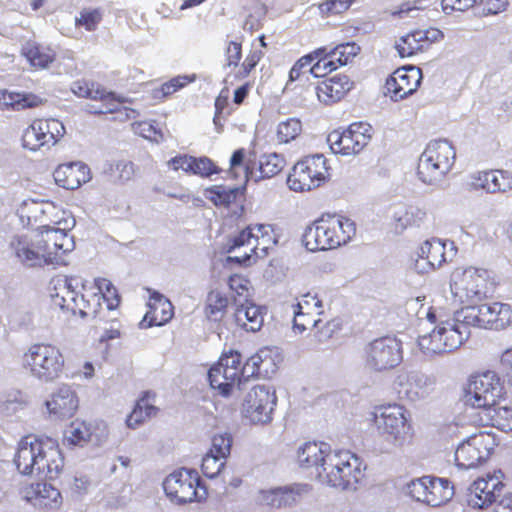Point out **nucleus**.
<instances>
[{
    "label": "nucleus",
    "instance_id": "6ab92c4d",
    "mask_svg": "<svg viewBox=\"0 0 512 512\" xmlns=\"http://www.w3.org/2000/svg\"><path fill=\"white\" fill-rule=\"evenodd\" d=\"M64 124L54 118L36 119L23 132L22 146L32 152L55 146L65 135Z\"/></svg>",
    "mask_w": 512,
    "mask_h": 512
},
{
    "label": "nucleus",
    "instance_id": "13d9d810",
    "mask_svg": "<svg viewBox=\"0 0 512 512\" xmlns=\"http://www.w3.org/2000/svg\"><path fill=\"white\" fill-rule=\"evenodd\" d=\"M102 20V11L99 8H84L80 11L79 16L75 18L76 26H83L88 31L96 29Z\"/></svg>",
    "mask_w": 512,
    "mask_h": 512
},
{
    "label": "nucleus",
    "instance_id": "c9c22d12",
    "mask_svg": "<svg viewBox=\"0 0 512 512\" xmlns=\"http://www.w3.org/2000/svg\"><path fill=\"white\" fill-rule=\"evenodd\" d=\"M50 415L57 419L71 417L78 408V398L72 388L61 385L45 403Z\"/></svg>",
    "mask_w": 512,
    "mask_h": 512
},
{
    "label": "nucleus",
    "instance_id": "a19ab883",
    "mask_svg": "<svg viewBox=\"0 0 512 512\" xmlns=\"http://www.w3.org/2000/svg\"><path fill=\"white\" fill-rule=\"evenodd\" d=\"M427 505L438 507L452 499L454 487L444 478L428 476Z\"/></svg>",
    "mask_w": 512,
    "mask_h": 512
},
{
    "label": "nucleus",
    "instance_id": "c03bdc74",
    "mask_svg": "<svg viewBox=\"0 0 512 512\" xmlns=\"http://www.w3.org/2000/svg\"><path fill=\"white\" fill-rule=\"evenodd\" d=\"M486 424L496 427L497 429L509 432L512 431V408L507 405H493L482 411Z\"/></svg>",
    "mask_w": 512,
    "mask_h": 512
},
{
    "label": "nucleus",
    "instance_id": "72a5a7b5",
    "mask_svg": "<svg viewBox=\"0 0 512 512\" xmlns=\"http://www.w3.org/2000/svg\"><path fill=\"white\" fill-rule=\"evenodd\" d=\"M55 183L64 189H77L91 179L89 167L83 162L60 164L54 171Z\"/></svg>",
    "mask_w": 512,
    "mask_h": 512
},
{
    "label": "nucleus",
    "instance_id": "052dcab7",
    "mask_svg": "<svg viewBox=\"0 0 512 512\" xmlns=\"http://www.w3.org/2000/svg\"><path fill=\"white\" fill-rule=\"evenodd\" d=\"M226 458L207 452L202 459V472L208 478L216 477L224 468Z\"/></svg>",
    "mask_w": 512,
    "mask_h": 512
},
{
    "label": "nucleus",
    "instance_id": "79ce46f5",
    "mask_svg": "<svg viewBox=\"0 0 512 512\" xmlns=\"http://www.w3.org/2000/svg\"><path fill=\"white\" fill-rule=\"evenodd\" d=\"M42 98L32 93H17L7 90L0 91V109L5 110L12 108L21 110L26 108H34L41 105Z\"/></svg>",
    "mask_w": 512,
    "mask_h": 512
},
{
    "label": "nucleus",
    "instance_id": "9d476101",
    "mask_svg": "<svg viewBox=\"0 0 512 512\" xmlns=\"http://www.w3.org/2000/svg\"><path fill=\"white\" fill-rule=\"evenodd\" d=\"M490 275L485 269L459 267L450 276V291L460 304L479 301L488 293Z\"/></svg>",
    "mask_w": 512,
    "mask_h": 512
},
{
    "label": "nucleus",
    "instance_id": "f03ea898",
    "mask_svg": "<svg viewBox=\"0 0 512 512\" xmlns=\"http://www.w3.org/2000/svg\"><path fill=\"white\" fill-rule=\"evenodd\" d=\"M75 242L66 227L31 230L16 235L10 242L15 259L26 267L66 266Z\"/></svg>",
    "mask_w": 512,
    "mask_h": 512
},
{
    "label": "nucleus",
    "instance_id": "f8f14e48",
    "mask_svg": "<svg viewBox=\"0 0 512 512\" xmlns=\"http://www.w3.org/2000/svg\"><path fill=\"white\" fill-rule=\"evenodd\" d=\"M163 488L171 502L186 504L200 502L207 498V490L200 483V477L195 470L179 469L169 474Z\"/></svg>",
    "mask_w": 512,
    "mask_h": 512
},
{
    "label": "nucleus",
    "instance_id": "c85d7f7f",
    "mask_svg": "<svg viewBox=\"0 0 512 512\" xmlns=\"http://www.w3.org/2000/svg\"><path fill=\"white\" fill-rule=\"evenodd\" d=\"M64 465V456L58 443L50 438L43 439L36 477L57 479L63 472Z\"/></svg>",
    "mask_w": 512,
    "mask_h": 512
},
{
    "label": "nucleus",
    "instance_id": "09e8293b",
    "mask_svg": "<svg viewBox=\"0 0 512 512\" xmlns=\"http://www.w3.org/2000/svg\"><path fill=\"white\" fill-rule=\"evenodd\" d=\"M421 37L422 34L419 30H415L400 37L395 43V48L399 55L402 58L411 57L419 51H422L425 48V45Z\"/></svg>",
    "mask_w": 512,
    "mask_h": 512
},
{
    "label": "nucleus",
    "instance_id": "a18cd8bd",
    "mask_svg": "<svg viewBox=\"0 0 512 512\" xmlns=\"http://www.w3.org/2000/svg\"><path fill=\"white\" fill-rule=\"evenodd\" d=\"M331 52L327 47H321L309 54L311 67L310 73L314 77H323L338 68L334 59L330 58Z\"/></svg>",
    "mask_w": 512,
    "mask_h": 512
},
{
    "label": "nucleus",
    "instance_id": "338daca9",
    "mask_svg": "<svg viewBox=\"0 0 512 512\" xmlns=\"http://www.w3.org/2000/svg\"><path fill=\"white\" fill-rule=\"evenodd\" d=\"M257 500L262 505L282 508V487L261 489L258 492Z\"/></svg>",
    "mask_w": 512,
    "mask_h": 512
},
{
    "label": "nucleus",
    "instance_id": "2eb2a0df",
    "mask_svg": "<svg viewBox=\"0 0 512 512\" xmlns=\"http://www.w3.org/2000/svg\"><path fill=\"white\" fill-rule=\"evenodd\" d=\"M373 128L365 122L352 123L346 130H334L329 133L327 142L334 154L354 156L368 145Z\"/></svg>",
    "mask_w": 512,
    "mask_h": 512
},
{
    "label": "nucleus",
    "instance_id": "1a4fd4ad",
    "mask_svg": "<svg viewBox=\"0 0 512 512\" xmlns=\"http://www.w3.org/2000/svg\"><path fill=\"white\" fill-rule=\"evenodd\" d=\"M249 373L247 363L243 364L242 356L238 351L230 350L221 355L208 373L210 385L220 395L229 397L239 389L243 377Z\"/></svg>",
    "mask_w": 512,
    "mask_h": 512
},
{
    "label": "nucleus",
    "instance_id": "dca6fc26",
    "mask_svg": "<svg viewBox=\"0 0 512 512\" xmlns=\"http://www.w3.org/2000/svg\"><path fill=\"white\" fill-rule=\"evenodd\" d=\"M109 436L110 429L105 421L75 419L65 429L63 443L68 447H101L108 442Z\"/></svg>",
    "mask_w": 512,
    "mask_h": 512
},
{
    "label": "nucleus",
    "instance_id": "e433bc0d",
    "mask_svg": "<svg viewBox=\"0 0 512 512\" xmlns=\"http://www.w3.org/2000/svg\"><path fill=\"white\" fill-rule=\"evenodd\" d=\"M353 82L344 74H337L320 82L315 87L318 100L326 105L340 101L351 89Z\"/></svg>",
    "mask_w": 512,
    "mask_h": 512
},
{
    "label": "nucleus",
    "instance_id": "774afa93",
    "mask_svg": "<svg viewBox=\"0 0 512 512\" xmlns=\"http://www.w3.org/2000/svg\"><path fill=\"white\" fill-rule=\"evenodd\" d=\"M195 77H189V76H177L170 81L164 83L161 86V89L159 91H156L157 93H161L163 97L168 96L176 92L178 89L183 88L188 83L194 81Z\"/></svg>",
    "mask_w": 512,
    "mask_h": 512
},
{
    "label": "nucleus",
    "instance_id": "603ef678",
    "mask_svg": "<svg viewBox=\"0 0 512 512\" xmlns=\"http://www.w3.org/2000/svg\"><path fill=\"white\" fill-rule=\"evenodd\" d=\"M236 190L226 188L224 186L218 185L207 188L204 191V196L208 200H210L214 205H228L236 198Z\"/></svg>",
    "mask_w": 512,
    "mask_h": 512
},
{
    "label": "nucleus",
    "instance_id": "7ed1b4c3",
    "mask_svg": "<svg viewBox=\"0 0 512 512\" xmlns=\"http://www.w3.org/2000/svg\"><path fill=\"white\" fill-rule=\"evenodd\" d=\"M355 223L342 215L327 214L306 227L302 242L309 251H323L347 244L355 235Z\"/></svg>",
    "mask_w": 512,
    "mask_h": 512
},
{
    "label": "nucleus",
    "instance_id": "680f3d73",
    "mask_svg": "<svg viewBox=\"0 0 512 512\" xmlns=\"http://www.w3.org/2000/svg\"><path fill=\"white\" fill-rule=\"evenodd\" d=\"M294 311H303L306 314H323L322 301L316 296L310 293L303 295L293 306Z\"/></svg>",
    "mask_w": 512,
    "mask_h": 512
},
{
    "label": "nucleus",
    "instance_id": "4d7b16f0",
    "mask_svg": "<svg viewBox=\"0 0 512 512\" xmlns=\"http://www.w3.org/2000/svg\"><path fill=\"white\" fill-rule=\"evenodd\" d=\"M340 329V324L338 320L332 319L328 321H323L320 318L319 325L313 326L311 331L313 333V337L319 343H323L328 341L332 336Z\"/></svg>",
    "mask_w": 512,
    "mask_h": 512
},
{
    "label": "nucleus",
    "instance_id": "6e6d98bb",
    "mask_svg": "<svg viewBox=\"0 0 512 512\" xmlns=\"http://www.w3.org/2000/svg\"><path fill=\"white\" fill-rule=\"evenodd\" d=\"M293 332L295 334H302L306 330L311 329L313 326L319 325L321 314H306L303 311L293 310Z\"/></svg>",
    "mask_w": 512,
    "mask_h": 512
},
{
    "label": "nucleus",
    "instance_id": "a211bd4d",
    "mask_svg": "<svg viewBox=\"0 0 512 512\" xmlns=\"http://www.w3.org/2000/svg\"><path fill=\"white\" fill-rule=\"evenodd\" d=\"M276 403L277 396L272 387L256 385L245 395L241 413L253 424H267L272 420Z\"/></svg>",
    "mask_w": 512,
    "mask_h": 512
},
{
    "label": "nucleus",
    "instance_id": "de8ad7c7",
    "mask_svg": "<svg viewBox=\"0 0 512 512\" xmlns=\"http://www.w3.org/2000/svg\"><path fill=\"white\" fill-rule=\"evenodd\" d=\"M418 346L426 355L447 353L446 345L443 344L439 322L430 333L424 334L418 338Z\"/></svg>",
    "mask_w": 512,
    "mask_h": 512
},
{
    "label": "nucleus",
    "instance_id": "58836bf2",
    "mask_svg": "<svg viewBox=\"0 0 512 512\" xmlns=\"http://www.w3.org/2000/svg\"><path fill=\"white\" fill-rule=\"evenodd\" d=\"M234 319L236 324L248 332H256L264 323V309L245 299L240 302L235 299Z\"/></svg>",
    "mask_w": 512,
    "mask_h": 512
},
{
    "label": "nucleus",
    "instance_id": "aec40b11",
    "mask_svg": "<svg viewBox=\"0 0 512 512\" xmlns=\"http://www.w3.org/2000/svg\"><path fill=\"white\" fill-rule=\"evenodd\" d=\"M71 91L78 97L101 100L103 107L95 112L116 113L119 120L134 119L138 115L136 110L123 105L126 102L124 97H116L114 93L106 92L102 87L94 83L89 84L85 81H76L72 84Z\"/></svg>",
    "mask_w": 512,
    "mask_h": 512
},
{
    "label": "nucleus",
    "instance_id": "f257e3e1",
    "mask_svg": "<svg viewBox=\"0 0 512 512\" xmlns=\"http://www.w3.org/2000/svg\"><path fill=\"white\" fill-rule=\"evenodd\" d=\"M297 462L313 469L319 481L340 490L355 491L365 477L362 460L348 450H332L325 442H306L297 450Z\"/></svg>",
    "mask_w": 512,
    "mask_h": 512
},
{
    "label": "nucleus",
    "instance_id": "37998d69",
    "mask_svg": "<svg viewBox=\"0 0 512 512\" xmlns=\"http://www.w3.org/2000/svg\"><path fill=\"white\" fill-rule=\"evenodd\" d=\"M154 394L146 392L138 400L132 412L127 416L126 424L129 428L135 429L147 419L157 414V407L153 404Z\"/></svg>",
    "mask_w": 512,
    "mask_h": 512
},
{
    "label": "nucleus",
    "instance_id": "69168bd1",
    "mask_svg": "<svg viewBox=\"0 0 512 512\" xmlns=\"http://www.w3.org/2000/svg\"><path fill=\"white\" fill-rule=\"evenodd\" d=\"M428 476L411 480L406 486V492L416 501L427 504Z\"/></svg>",
    "mask_w": 512,
    "mask_h": 512
},
{
    "label": "nucleus",
    "instance_id": "ea45409f",
    "mask_svg": "<svg viewBox=\"0 0 512 512\" xmlns=\"http://www.w3.org/2000/svg\"><path fill=\"white\" fill-rule=\"evenodd\" d=\"M392 217L396 231H404L408 227L420 226L426 219V211L418 206L397 205L393 208Z\"/></svg>",
    "mask_w": 512,
    "mask_h": 512
},
{
    "label": "nucleus",
    "instance_id": "473e14b6",
    "mask_svg": "<svg viewBox=\"0 0 512 512\" xmlns=\"http://www.w3.org/2000/svg\"><path fill=\"white\" fill-rule=\"evenodd\" d=\"M286 166L285 158L278 153H267L260 156L257 162L249 161L245 166V182H258L262 179L278 175Z\"/></svg>",
    "mask_w": 512,
    "mask_h": 512
},
{
    "label": "nucleus",
    "instance_id": "20e7f679",
    "mask_svg": "<svg viewBox=\"0 0 512 512\" xmlns=\"http://www.w3.org/2000/svg\"><path fill=\"white\" fill-rule=\"evenodd\" d=\"M278 237L273 225H249L231 240L228 260L249 266L258 258L265 257L268 250L277 244Z\"/></svg>",
    "mask_w": 512,
    "mask_h": 512
},
{
    "label": "nucleus",
    "instance_id": "39448f33",
    "mask_svg": "<svg viewBox=\"0 0 512 512\" xmlns=\"http://www.w3.org/2000/svg\"><path fill=\"white\" fill-rule=\"evenodd\" d=\"M21 365L32 378L48 384L62 377L66 359L59 346L49 342H38L24 351Z\"/></svg>",
    "mask_w": 512,
    "mask_h": 512
},
{
    "label": "nucleus",
    "instance_id": "423d86ee",
    "mask_svg": "<svg viewBox=\"0 0 512 512\" xmlns=\"http://www.w3.org/2000/svg\"><path fill=\"white\" fill-rule=\"evenodd\" d=\"M373 422L378 435L392 449L402 447L413 434L411 413L399 403L375 407Z\"/></svg>",
    "mask_w": 512,
    "mask_h": 512
},
{
    "label": "nucleus",
    "instance_id": "4468645a",
    "mask_svg": "<svg viewBox=\"0 0 512 512\" xmlns=\"http://www.w3.org/2000/svg\"><path fill=\"white\" fill-rule=\"evenodd\" d=\"M497 440L494 433L480 431L462 441L455 450V463L462 469L476 468L492 455Z\"/></svg>",
    "mask_w": 512,
    "mask_h": 512
},
{
    "label": "nucleus",
    "instance_id": "4be33fe9",
    "mask_svg": "<svg viewBox=\"0 0 512 512\" xmlns=\"http://www.w3.org/2000/svg\"><path fill=\"white\" fill-rule=\"evenodd\" d=\"M456 247L451 241L431 238L420 244L415 260V269L419 273H429L441 268L456 255Z\"/></svg>",
    "mask_w": 512,
    "mask_h": 512
},
{
    "label": "nucleus",
    "instance_id": "393cba45",
    "mask_svg": "<svg viewBox=\"0 0 512 512\" xmlns=\"http://www.w3.org/2000/svg\"><path fill=\"white\" fill-rule=\"evenodd\" d=\"M422 80L420 68L409 66L395 70L385 83V95L392 101H401L416 92Z\"/></svg>",
    "mask_w": 512,
    "mask_h": 512
},
{
    "label": "nucleus",
    "instance_id": "a878e982",
    "mask_svg": "<svg viewBox=\"0 0 512 512\" xmlns=\"http://www.w3.org/2000/svg\"><path fill=\"white\" fill-rule=\"evenodd\" d=\"M503 478L504 475L500 470L477 478L469 488V504L480 509L492 504L502 492Z\"/></svg>",
    "mask_w": 512,
    "mask_h": 512
},
{
    "label": "nucleus",
    "instance_id": "7c9ffc66",
    "mask_svg": "<svg viewBox=\"0 0 512 512\" xmlns=\"http://www.w3.org/2000/svg\"><path fill=\"white\" fill-rule=\"evenodd\" d=\"M19 495L37 508H57L62 500L59 490L45 482L23 485L19 489Z\"/></svg>",
    "mask_w": 512,
    "mask_h": 512
},
{
    "label": "nucleus",
    "instance_id": "e2e57ef3",
    "mask_svg": "<svg viewBox=\"0 0 512 512\" xmlns=\"http://www.w3.org/2000/svg\"><path fill=\"white\" fill-rule=\"evenodd\" d=\"M132 130L135 134L153 142H160L163 140L162 132L157 129L152 122H135L132 124Z\"/></svg>",
    "mask_w": 512,
    "mask_h": 512
},
{
    "label": "nucleus",
    "instance_id": "cd10ccee",
    "mask_svg": "<svg viewBox=\"0 0 512 512\" xmlns=\"http://www.w3.org/2000/svg\"><path fill=\"white\" fill-rule=\"evenodd\" d=\"M43 438L26 436L18 444L14 456L17 470L23 475L37 476Z\"/></svg>",
    "mask_w": 512,
    "mask_h": 512
},
{
    "label": "nucleus",
    "instance_id": "f704fd0d",
    "mask_svg": "<svg viewBox=\"0 0 512 512\" xmlns=\"http://www.w3.org/2000/svg\"><path fill=\"white\" fill-rule=\"evenodd\" d=\"M149 291V301L141 325L143 327L162 326L169 322L174 315L172 303L157 291Z\"/></svg>",
    "mask_w": 512,
    "mask_h": 512
},
{
    "label": "nucleus",
    "instance_id": "f3484780",
    "mask_svg": "<svg viewBox=\"0 0 512 512\" xmlns=\"http://www.w3.org/2000/svg\"><path fill=\"white\" fill-rule=\"evenodd\" d=\"M22 218H27L29 224H39L36 230H46L66 227V232L74 220L65 217L66 212L51 201L27 200L20 209Z\"/></svg>",
    "mask_w": 512,
    "mask_h": 512
},
{
    "label": "nucleus",
    "instance_id": "412c9836",
    "mask_svg": "<svg viewBox=\"0 0 512 512\" xmlns=\"http://www.w3.org/2000/svg\"><path fill=\"white\" fill-rule=\"evenodd\" d=\"M51 297L55 305L62 309H67L73 313H79L82 317L90 316L88 311L85 292L78 294L76 289L83 285L78 277H68L64 275L56 276L51 281Z\"/></svg>",
    "mask_w": 512,
    "mask_h": 512
},
{
    "label": "nucleus",
    "instance_id": "2f4dec72",
    "mask_svg": "<svg viewBox=\"0 0 512 512\" xmlns=\"http://www.w3.org/2000/svg\"><path fill=\"white\" fill-rule=\"evenodd\" d=\"M469 187L487 193L506 192L512 189V174L505 170L478 171L470 175Z\"/></svg>",
    "mask_w": 512,
    "mask_h": 512
},
{
    "label": "nucleus",
    "instance_id": "3c124183",
    "mask_svg": "<svg viewBox=\"0 0 512 512\" xmlns=\"http://www.w3.org/2000/svg\"><path fill=\"white\" fill-rule=\"evenodd\" d=\"M302 133V123L297 118H289L277 125L276 137L279 143H289Z\"/></svg>",
    "mask_w": 512,
    "mask_h": 512
},
{
    "label": "nucleus",
    "instance_id": "9b49d317",
    "mask_svg": "<svg viewBox=\"0 0 512 512\" xmlns=\"http://www.w3.org/2000/svg\"><path fill=\"white\" fill-rule=\"evenodd\" d=\"M505 387L501 376L491 370L473 375L466 389V402L483 411L504 400Z\"/></svg>",
    "mask_w": 512,
    "mask_h": 512
},
{
    "label": "nucleus",
    "instance_id": "864d4df0",
    "mask_svg": "<svg viewBox=\"0 0 512 512\" xmlns=\"http://www.w3.org/2000/svg\"><path fill=\"white\" fill-rule=\"evenodd\" d=\"M310 492L306 484H294L282 487V507H291L299 503Z\"/></svg>",
    "mask_w": 512,
    "mask_h": 512
},
{
    "label": "nucleus",
    "instance_id": "5701e85b",
    "mask_svg": "<svg viewBox=\"0 0 512 512\" xmlns=\"http://www.w3.org/2000/svg\"><path fill=\"white\" fill-rule=\"evenodd\" d=\"M366 365L383 371L399 365L403 359L402 344L395 337H381L366 346Z\"/></svg>",
    "mask_w": 512,
    "mask_h": 512
},
{
    "label": "nucleus",
    "instance_id": "49530a36",
    "mask_svg": "<svg viewBox=\"0 0 512 512\" xmlns=\"http://www.w3.org/2000/svg\"><path fill=\"white\" fill-rule=\"evenodd\" d=\"M23 55L37 69L47 68L55 59V53L50 47L36 43H27L23 47Z\"/></svg>",
    "mask_w": 512,
    "mask_h": 512
},
{
    "label": "nucleus",
    "instance_id": "8fccbe9b",
    "mask_svg": "<svg viewBox=\"0 0 512 512\" xmlns=\"http://www.w3.org/2000/svg\"><path fill=\"white\" fill-rule=\"evenodd\" d=\"M228 298L218 290L211 291L206 300L205 312L209 319L219 321L223 318L228 306Z\"/></svg>",
    "mask_w": 512,
    "mask_h": 512
},
{
    "label": "nucleus",
    "instance_id": "0e129e2a",
    "mask_svg": "<svg viewBox=\"0 0 512 512\" xmlns=\"http://www.w3.org/2000/svg\"><path fill=\"white\" fill-rule=\"evenodd\" d=\"M232 438L228 433H218L212 438L211 448L208 452L226 458L231 451Z\"/></svg>",
    "mask_w": 512,
    "mask_h": 512
},
{
    "label": "nucleus",
    "instance_id": "4c0bfd02",
    "mask_svg": "<svg viewBox=\"0 0 512 512\" xmlns=\"http://www.w3.org/2000/svg\"><path fill=\"white\" fill-rule=\"evenodd\" d=\"M281 362L282 355L278 348L264 347L246 362L249 370L247 377L254 374L270 377L276 373Z\"/></svg>",
    "mask_w": 512,
    "mask_h": 512
},
{
    "label": "nucleus",
    "instance_id": "bf43d9fd",
    "mask_svg": "<svg viewBox=\"0 0 512 512\" xmlns=\"http://www.w3.org/2000/svg\"><path fill=\"white\" fill-rule=\"evenodd\" d=\"M189 162V173L198 175L200 177H208L214 173H217V167L215 164L207 157L195 158L190 156Z\"/></svg>",
    "mask_w": 512,
    "mask_h": 512
},
{
    "label": "nucleus",
    "instance_id": "bb28decb",
    "mask_svg": "<svg viewBox=\"0 0 512 512\" xmlns=\"http://www.w3.org/2000/svg\"><path fill=\"white\" fill-rule=\"evenodd\" d=\"M426 318L431 323L439 321L443 344L446 345V352L456 350L469 337V326L463 320L458 319V311L451 319L439 320L436 310L429 308L426 312Z\"/></svg>",
    "mask_w": 512,
    "mask_h": 512
},
{
    "label": "nucleus",
    "instance_id": "6e6552de",
    "mask_svg": "<svg viewBox=\"0 0 512 512\" xmlns=\"http://www.w3.org/2000/svg\"><path fill=\"white\" fill-rule=\"evenodd\" d=\"M330 178L328 161L322 154L297 161L287 177V185L295 192H308L324 185Z\"/></svg>",
    "mask_w": 512,
    "mask_h": 512
},
{
    "label": "nucleus",
    "instance_id": "5fc2aeb1",
    "mask_svg": "<svg viewBox=\"0 0 512 512\" xmlns=\"http://www.w3.org/2000/svg\"><path fill=\"white\" fill-rule=\"evenodd\" d=\"M329 50L332 54L330 58L334 59L339 67L351 61L359 53L360 48L355 43H345Z\"/></svg>",
    "mask_w": 512,
    "mask_h": 512
},
{
    "label": "nucleus",
    "instance_id": "0eeeda50",
    "mask_svg": "<svg viewBox=\"0 0 512 512\" xmlns=\"http://www.w3.org/2000/svg\"><path fill=\"white\" fill-rule=\"evenodd\" d=\"M455 160L456 151L449 141H431L418 159L417 177L426 185L437 186L452 170Z\"/></svg>",
    "mask_w": 512,
    "mask_h": 512
},
{
    "label": "nucleus",
    "instance_id": "b1692460",
    "mask_svg": "<svg viewBox=\"0 0 512 512\" xmlns=\"http://www.w3.org/2000/svg\"><path fill=\"white\" fill-rule=\"evenodd\" d=\"M400 398L418 402L429 398L436 389L434 377L420 371H400L393 383Z\"/></svg>",
    "mask_w": 512,
    "mask_h": 512
},
{
    "label": "nucleus",
    "instance_id": "c756f323",
    "mask_svg": "<svg viewBox=\"0 0 512 512\" xmlns=\"http://www.w3.org/2000/svg\"><path fill=\"white\" fill-rule=\"evenodd\" d=\"M96 292L92 288L88 289L85 284L82 285L86 295L87 308L91 312L90 316H96L102 310V301L106 304L108 310L115 309L119 304L116 289L112 283L105 278H97L94 281Z\"/></svg>",
    "mask_w": 512,
    "mask_h": 512
},
{
    "label": "nucleus",
    "instance_id": "ddd939ff",
    "mask_svg": "<svg viewBox=\"0 0 512 512\" xmlns=\"http://www.w3.org/2000/svg\"><path fill=\"white\" fill-rule=\"evenodd\" d=\"M458 319L468 326L501 330L512 323V307L501 302L467 306L458 311Z\"/></svg>",
    "mask_w": 512,
    "mask_h": 512
}]
</instances>
